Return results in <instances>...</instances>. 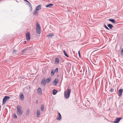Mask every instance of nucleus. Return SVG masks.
I'll list each match as a JSON object with an SVG mask.
<instances>
[{
    "mask_svg": "<svg viewBox=\"0 0 123 123\" xmlns=\"http://www.w3.org/2000/svg\"><path fill=\"white\" fill-rule=\"evenodd\" d=\"M36 31L38 34H40L41 32V27H36Z\"/></svg>",
    "mask_w": 123,
    "mask_h": 123,
    "instance_id": "423d86ee",
    "label": "nucleus"
},
{
    "mask_svg": "<svg viewBox=\"0 0 123 123\" xmlns=\"http://www.w3.org/2000/svg\"><path fill=\"white\" fill-rule=\"evenodd\" d=\"M13 117L15 119L17 118V116L15 114H13Z\"/></svg>",
    "mask_w": 123,
    "mask_h": 123,
    "instance_id": "7c9ffc66",
    "label": "nucleus"
},
{
    "mask_svg": "<svg viewBox=\"0 0 123 123\" xmlns=\"http://www.w3.org/2000/svg\"><path fill=\"white\" fill-rule=\"evenodd\" d=\"M58 82V80L57 79H55L53 82V85L56 86V85L57 84Z\"/></svg>",
    "mask_w": 123,
    "mask_h": 123,
    "instance_id": "9b49d317",
    "label": "nucleus"
},
{
    "mask_svg": "<svg viewBox=\"0 0 123 123\" xmlns=\"http://www.w3.org/2000/svg\"><path fill=\"white\" fill-rule=\"evenodd\" d=\"M31 8H32V7L31 6Z\"/></svg>",
    "mask_w": 123,
    "mask_h": 123,
    "instance_id": "ea45409f",
    "label": "nucleus"
},
{
    "mask_svg": "<svg viewBox=\"0 0 123 123\" xmlns=\"http://www.w3.org/2000/svg\"><path fill=\"white\" fill-rule=\"evenodd\" d=\"M10 97L8 96H6L3 98V100L2 104H4L10 98Z\"/></svg>",
    "mask_w": 123,
    "mask_h": 123,
    "instance_id": "7ed1b4c3",
    "label": "nucleus"
},
{
    "mask_svg": "<svg viewBox=\"0 0 123 123\" xmlns=\"http://www.w3.org/2000/svg\"><path fill=\"white\" fill-rule=\"evenodd\" d=\"M36 101L37 102H38V100H36Z\"/></svg>",
    "mask_w": 123,
    "mask_h": 123,
    "instance_id": "58836bf2",
    "label": "nucleus"
},
{
    "mask_svg": "<svg viewBox=\"0 0 123 123\" xmlns=\"http://www.w3.org/2000/svg\"><path fill=\"white\" fill-rule=\"evenodd\" d=\"M109 20L112 23H114V24L116 23V22H115V20L113 19L110 18V19H109Z\"/></svg>",
    "mask_w": 123,
    "mask_h": 123,
    "instance_id": "dca6fc26",
    "label": "nucleus"
},
{
    "mask_svg": "<svg viewBox=\"0 0 123 123\" xmlns=\"http://www.w3.org/2000/svg\"><path fill=\"white\" fill-rule=\"evenodd\" d=\"M25 36L27 40L28 41L30 40L31 39L30 33L28 32L25 34Z\"/></svg>",
    "mask_w": 123,
    "mask_h": 123,
    "instance_id": "20e7f679",
    "label": "nucleus"
},
{
    "mask_svg": "<svg viewBox=\"0 0 123 123\" xmlns=\"http://www.w3.org/2000/svg\"><path fill=\"white\" fill-rule=\"evenodd\" d=\"M26 41H24V44H26Z\"/></svg>",
    "mask_w": 123,
    "mask_h": 123,
    "instance_id": "e433bc0d",
    "label": "nucleus"
},
{
    "mask_svg": "<svg viewBox=\"0 0 123 123\" xmlns=\"http://www.w3.org/2000/svg\"><path fill=\"white\" fill-rule=\"evenodd\" d=\"M55 72L54 71V70H52L51 71V76H53L55 74Z\"/></svg>",
    "mask_w": 123,
    "mask_h": 123,
    "instance_id": "b1692460",
    "label": "nucleus"
},
{
    "mask_svg": "<svg viewBox=\"0 0 123 123\" xmlns=\"http://www.w3.org/2000/svg\"><path fill=\"white\" fill-rule=\"evenodd\" d=\"M51 80V79L49 78H47L46 80V83H49Z\"/></svg>",
    "mask_w": 123,
    "mask_h": 123,
    "instance_id": "4be33fe9",
    "label": "nucleus"
},
{
    "mask_svg": "<svg viewBox=\"0 0 123 123\" xmlns=\"http://www.w3.org/2000/svg\"><path fill=\"white\" fill-rule=\"evenodd\" d=\"M109 27L110 29H111L113 27V25L111 24H109L107 25Z\"/></svg>",
    "mask_w": 123,
    "mask_h": 123,
    "instance_id": "412c9836",
    "label": "nucleus"
},
{
    "mask_svg": "<svg viewBox=\"0 0 123 123\" xmlns=\"http://www.w3.org/2000/svg\"><path fill=\"white\" fill-rule=\"evenodd\" d=\"M78 54H79V55L80 57V51H78Z\"/></svg>",
    "mask_w": 123,
    "mask_h": 123,
    "instance_id": "c9c22d12",
    "label": "nucleus"
},
{
    "mask_svg": "<svg viewBox=\"0 0 123 123\" xmlns=\"http://www.w3.org/2000/svg\"><path fill=\"white\" fill-rule=\"evenodd\" d=\"M1 105H0V110L1 109Z\"/></svg>",
    "mask_w": 123,
    "mask_h": 123,
    "instance_id": "4c0bfd02",
    "label": "nucleus"
},
{
    "mask_svg": "<svg viewBox=\"0 0 123 123\" xmlns=\"http://www.w3.org/2000/svg\"><path fill=\"white\" fill-rule=\"evenodd\" d=\"M53 5V4H48L45 5V6L46 7L51 8L52 6Z\"/></svg>",
    "mask_w": 123,
    "mask_h": 123,
    "instance_id": "ddd939ff",
    "label": "nucleus"
},
{
    "mask_svg": "<svg viewBox=\"0 0 123 123\" xmlns=\"http://www.w3.org/2000/svg\"><path fill=\"white\" fill-rule=\"evenodd\" d=\"M122 119L121 117H118L115 120L114 122L115 123H119L120 120Z\"/></svg>",
    "mask_w": 123,
    "mask_h": 123,
    "instance_id": "0eeeda50",
    "label": "nucleus"
},
{
    "mask_svg": "<svg viewBox=\"0 0 123 123\" xmlns=\"http://www.w3.org/2000/svg\"><path fill=\"white\" fill-rule=\"evenodd\" d=\"M44 105H42L41 106V111H43L44 109Z\"/></svg>",
    "mask_w": 123,
    "mask_h": 123,
    "instance_id": "393cba45",
    "label": "nucleus"
},
{
    "mask_svg": "<svg viewBox=\"0 0 123 123\" xmlns=\"http://www.w3.org/2000/svg\"><path fill=\"white\" fill-rule=\"evenodd\" d=\"M40 113V111L39 110H37V117H39Z\"/></svg>",
    "mask_w": 123,
    "mask_h": 123,
    "instance_id": "f3484780",
    "label": "nucleus"
},
{
    "mask_svg": "<svg viewBox=\"0 0 123 123\" xmlns=\"http://www.w3.org/2000/svg\"><path fill=\"white\" fill-rule=\"evenodd\" d=\"M59 59L57 58H56L55 59V64H57L59 62Z\"/></svg>",
    "mask_w": 123,
    "mask_h": 123,
    "instance_id": "a211bd4d",
    "label": "nucleus"
},
{
    "mask_svg": "<svg viewBox=\"0 0 123 123\" xmlns=\"http://www.w3.org/2000/svg\"><path fill=\"white\" fill-rule=\"evenodd\" d=\"M71 90L68 88L64 92V97L66 99H68L69 97Z\"/></svg>",
    "mask_w": 123,
    "mask_h": 123,
    "instance_id": "f257e3e1",
    "label": "nucleus"
},
{
    "mask_svg": "<svg viewBox=\"0 0 123 123\" xmlns=\"http://www.w3.org/2000/svg\"><path fill=\"white\" fill-rule=\"evenodd\" d=\"M121 54H123V48L122 49L121 52Z\"/></svg>",
    "mask_w": 123,
    "mask_h": 123,
    "instance_id": "473e14b6",
    "label": "nucleus"
},
{
    "mask_svg": "<svg viewBox=\"0 0 123 123\" xmlns=\"http://www.w3.org/2000/svg\"><path fill=\"white\" fill-rule=\"evenodd\" d=\"M114 89H112V88H111L110 91L111 92H112L113 91Z\"/></svg>",
    "mask_w": 123,
    "mask_h": 123,
    "instance_id": "72a5a7b5",
    "label": "nucleus"
},
{
    "mask_svg": "<svg viewBox=\"0 0 123 123\" xmlns=\"http://www.w3.org/2000/svg\"><path fill=\"white\" fill-rule=\"evenodd\" d=\"M63 53H64L65 55V56H66V57H69V56L68 55V54H67V53H66L65 51V50H63Z\"/></svg>",
    "mask_w": 123,
    "mask_h": 123,
    "instance_id": "cd10ccee",
    "label": "nucleus"
},
{
    "mask_svg": "<svg viewBox=\"0 0 123 123\" xmlns=\"http://www.w3.org/2000/svg\"><path fill=\"white\" fill-rule=\"evenodd\" d=\"M24 0L26 2H27L28 3H30V4H31L27 0Z\"/></svg>",
    "mask_w": 123,
    "mask_h": 123,
    "instance_id": "f704fd0d",
    "label": "nucleus"
},
{
    "mask_svg": "<svg viewBox=\"0 0 123 123\" xmlns=\"http://www.w3.org/2000/svg\"><path fill=\"white\" fill-rule=\"evenodd\" d=\"M18 53L17 50H15L13 49L12 52L13 55L14 56H15Z\"/></svg>",
    "mask_w": 123,
    "mask_h": 123,
    "instance_id": "f8f14e48",
    "label": "nucleus"
},
{
    "mask_svg": "<svg viewBox=\"0 0 123 123\" xmlns=\"http://www.w3.org/2000/svg\"><path fill=\"white\" fill-rule=\"evenodd\" d=\"M104 26L106 30H109L108 28L105 24L104 25Z\"/></svg>",
    "mask_w": 123,
    "mask_h": 123,
    "instance_id": "c756f323",
    "label": "nucleus"
},
{
    "mask_svg": "<svg viewBox=\"0 0 123 123\" xmlns=\"http://www.w3.org/2000/svg\"><path fill=\"white\" fill-rule=\"evenodd\" d=\"M30 110L29 109H28L26 112V115H28L29 113Z\"/></svg>",
    "mask_w": 123,
    "mask_h": 123,
    "instance_id": "a878e982",
    "label": "nucleus"
},
{
    "mask_svg": "<svg viewBox=\"0 0 123 123\" xmlns=\"http://www.w3.org/2000/svg\"><path fill=\"white\" fill-rule=\"evenodd\" d=\"M58 68H56L55 70H54V71H55V73H57L58 72Z\"/></svg>",
    "mask_w": 123,
    "mask_h": 123,
    "instance_id": "c85d7f7f",
    "label": "nucleus"
},
{
    "mask_svg": "<svg viewBox=\"0 0 123 123\" xmlns=\"http://www.w3.org/2000/svg\"><path fill=\"white\" fill-rule=\"evenodd\" d=\"M36 26H37L36 27H40V26L39 24L38 23H37V24L36 25Z\"/></svg>",
    "mask_w": 123,
    "mask_h": 123,
    "instance_id": "2f4dec72",
    "label": "nucleus"
},
{
    "mask_svg": "<svg viewBox=\"0 0 123 123\" xmlns=\"http://www.w3.org/2000/svg\"><path fill=\"white\" fill-rule=\"evenodd\" d=\"M58 91L54 89L53 90V95H55L56 94Z\"/></svg>",
    "mask_w": 123,
    "mask_h": 123,
    "instance_id": "aec40b11",
    "label": "nucleus"
},
{
    "mask_svg": "<svg viewBox=\"0 0 123 123\" xmlns=\"http://www.w3.org/2000/svg\"><path fill=\"white\" fill-rule=\"evenodd\" d=\"M54 35V34L52 33H49L47 36V37L49 38H51Z\"/></svg>",
    "mask_w": 123,
    "mask_h": 123,
    "instance_id": "1a4fd4ad",
    "label": "nucleus"
},
{
    "mask_svg": "<svg viewBox=\"0 0 123 123\" xmlns=\"http://www.w3.org/2000/svg\"><path fill=\"white\" fill-rule=\"evenodd\" d=\"M37 92L38 94H41L42 92V90L40 87H39L37 90Z\"/></svg>",
    "mask_w": 123,
    "mask_h": 123,
    "instance_id": "2eb2a0df",
    "label": "nucleus"
},
{
    "mask_svg": "<svg viewBox=\"0 0 123 123\" xmlns=\"http://www.w3.org/2000/svg\"><path fill=\"white\" fill-rule=\"evenodd\" d=\"M41 5H39L36 6V10H37L38 11L41 9Z\"/></svg>",
    "mask_w": 123,
    "mask_h": 123,
    "instance_id": "4468645a",
    "label": "nucleus"
},
{
    "mask_svg": "<svg viewBox=\"0 0 123 123\" xmlns=\"http://www.w3.org/2000/svg\"><path fill=\"white\" fill-rule=\"evenodd\" d=\"M20 98L22 100H23L24 99V96L23 94H21L20 95Z\"/></svg>",
    "mask_w": 123,
    "mask_h": 123,
    "instance_id": "bb28decb",
    "label": "nucleus"
},
{
    "mask_svg": "<svg viewBox=\"0 0 123 123\" xmlns=\"http://www.w3.org/2000/svg\"><path fill=\"white\" fill-rule=\"evenodd\" d=\"M56 119L59 120H61V116L59 112L58 113V115L56 117Z\"/></svg>",
    "mask_w": 123,
    "mask_h": 123,
    "instance_id": "6e6552de",
    "label": "nucleus"
},
{
    "mask_svg": "<svg viewBox=\"0 0 123 123\" xmlns=\"http://www.w3.org/2000/svg\"><path fill=\"white\" fill-rule=\"evenodd\" d=\"M46 83L44 78L43 79L41 82V85L43 86H45L46 85Z\"/></svg>",
    "mask_w": 123,
    "mask_h": 123,
    "instance_id": "39448f33",
    "label": "nucleus"
},
{
    "mask_svg": "<svg viewBox=\"0 0 123 123\" xmlns=\"http://www.w3.org/2000/svg\"><path fill=\"white\" fill-rule=\"evenodd\" d=\"M37 10H34L33 12V14L35 16H37L38 15V14L37 13L38 12V11Z\"/></svg>",
    "mask_w": 123,
    "mask_h": 123,
    "instance_id": "6ab92c4d",
    "label": "nucleus"
},
{
    "mask_svg": "<svg viewBox=\"0 0 123 123\" xmlns=\"http://www.w3.org/2000/svg\"><path fill=\"white\" fill-rule=\"evenodd\" d=\"M123 91V89H119L118 91V95L119 96H120L122 95Z\"/></svg>",
    "mask_w": 123,
    "mask_h": 123,
    "instance_id": "9d476101",
    "label": "nucleus"
},
{
    "mask_svg": "<svg viewBox=\"0 0 123 123\" xmlns=\"http://www.w3.org/2000/svg\"><path fill=\"white\" fill-rule=\"evenodd\" d=\"M28 50V49H27V48H25L24 49H23V50H22V51H21V52L22 53H24V52H25V51H27Z\"/></svg>",
    "mask_w": 123,
    "mask_h": 123,
    "instance_id": "5701e85b",
    "label": "nucleus"
},
{
    "mask_svg": "<svg viewBox=\"0 0 123 123\" xmlns=\"http://www.w3.org/2000/svg\"><path fill=\"white\" fill-rule=\"evenodd\" d=\"M17 113L18 116H21L23 113V111L22 110V108L20 105H18L17 107Z\"/></svg>",
    "mask_w": 123,
    "mask_h": 123,
    "instance_id": "f03ea898",
    "label": "nucleus"
}]
</instances>
